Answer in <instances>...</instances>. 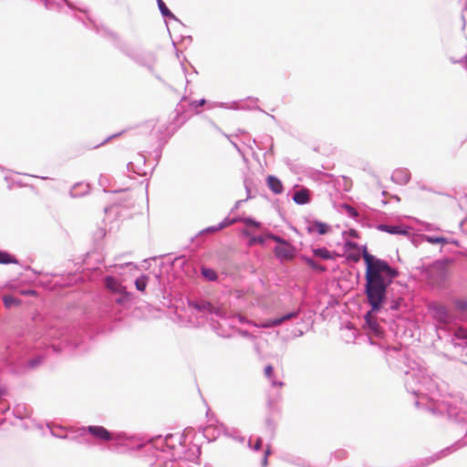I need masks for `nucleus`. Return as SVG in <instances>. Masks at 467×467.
<instances>
[{
	"label": "nucleus",
	"mask_w": 467,
	"mask_h": 467,
	"mask_svg": "<svg viewBox=\"0 0 467 467\" xmlns=\"http://www.w3.org/2000/svg\"><path fill=\"white\" fill-rule=\"evenodd\" d=\"M347 259L357 263L360 260V247L358 244L348 241L344 245ZM362 257L366 264L365 293L372 311L379 310L385 300L387 287L398 275V271L379 258L370 254L367 247L362 248Z\"/></svg>",
	"instance_id": "1"
},
{
	"label": "nucleus",
	"mask_w": 467,
	"mask_h": 467,
	"mask_svg": "<svg viewBox=\"0 0 467 467\" xmlns=\"http://www.w3.org/2000/svg\"><path fill=\"white\" fill-rule=\"evenodd\" d=\"M430 308L431 310L433 318H435L439 322L444 323V324H447L450 322L451 316H450L446 306H444L443 305L435 303V304L431 305Z\"/></svg>",
	"instance_id": "2"
},
{
	"label": "nucleus",
	"mask_w": 467,
	"mask_h": 467,
	"mask_svg": "<svg viewBox=\"0 0 467 467\" xmlns=\"http://www.w3.org/2000/svg\"><path fill=\"white\" fill-rule=\"evenodd\" d=\"M275 254L280 259L290 260L294 257L295 249L291 244L285 242L275 248Z\"/></svg>",
	"instance_id": "3"
},
{
	"label": "nucleus",
	"mask_w": 467,
	"mask_h": 467,
	"mask_svg": "<svg viewBox=\"0 0 467 467\" xmlns=\"http://www.w3.org/2000/svg\"><path fill=\"white\" fill-rule=\"evenodd\" d=\"M105 285L106 287L113 293L116 294H125L126 287L121 285V283L112 276H107L105 278Z\"/></svg>",
	"instance_id": "4"
},
{
	"label": "nucleus",
	"mask_w": 467,
	"mask_h": 467,
	"mask_svg": "<svg viewBox=\"0 0 467 467\" xmlns=\"http://www.w3.org/2000/svg\"><path fill=\"white\" fill-rule=\"evenodd\" d=\"M88 432L92 434L95 438L101 441H109L111 440V434L102 426H89L88 428Z\"/></svg>",
	"instance_id": "5"
},
{
	"label": "nucleus",
	"mask_w": 467,
	"mask_h": 467,
	"mask_svg": "<svg viewBox=\"0 0 467 467\" xmlns=\"http://www.w3.org/2000/svg\"><path fill=\"white\" fill-rule=\"evenodd\" d=\"M266 183L269 189L275 194L283 192L284 187L281 181L275 176L269 175L266 179Z\"/></svg>",
	"instance_id": "6"
},
{
	"label": "nucleus",
	"mask_w": 467,
	"mask_h": 467,
	"mask_svg": "<svg viewBox=\"0 0 467 467\" xmlns=\"http://www.w3.org/2000/svg\"><path fill=\"white\" fill-rule=\"evenodd\" d=\"M329 230L330 226L322 222H314L307 227V232L309 234L317 232L319 234H326Z\"/></svg>",
	"instance_id": "7"
},
{
	"label": "nucleus",
	"mask_w": 467,
	"mask_h": 467,
	"mask_svg": "<svg viewBox=\"0 0 467 467\" xmlns=\"http://www.w3.org/2000/svg\"><path fill=\"white\" fill-rule=\"evenodd\" d=\"M379 231L386 232L391 234H407L408 232L402 229L401 226L399 225H388V224H379L377 227Z\"/></svg>",
	"instance_id": "8"
},
{
	"label": "nucleus",
	"mask_w": 467,
	"mask_h": 467,
	"mask_svg": "<svg viewBox=\"0 0 467 467\" xmlns=\"http://www.w3.org/2000/svg\"><path fill=\"white\" fill-rule=\"evenodd\" d=\"M293 200L297 204H306L309 202V191L307 189H302L294 194Z\"/></svg>",
	"instance_id": "9"
},
{
	"label": "nucleus",
	"mask_w": 467,
	"mask_h": 467,
	"mask_svg": "<svg viewBox=\"0 0 467 467\" xmlns=\"http://www.w3.org/2000/svg\"><path fill=\"white\" fill-rule=\"evenodd\" d=\"M191 306L200 310V311H207L210 313H217L216 308L209 302H200V303H191Z\"/></svg>",
	"instance_id": "10"
},
{
	"label": "nucleus",
	"mask_w": 467,
	"mask_h": 467,
	"mask_svg": "<svg viewBox=\"0 0 467 467\" xmlns=\"http://www.w3.org/2000/svg\"><path fill=\"white\" fill-rule=\"evenodd\" d=\"M295 316H296V314L290 313L288 315L284 316L281 318H276V319H273V320L268 321V323L265 324V327H268L279 326L284 321H285L287 319H290V318L294 317Z\"/></svg>",
	"instance_id": "11"
},
{
	"label": "nucleus",
	"mask_w": 467,
	"mask_h": 467,
	"mask_svg": "<svg viewBox=\"0 0 467 467\" xmlns=\"http://www.w3.org/2000/svg\"><path fill=\"white\" fill-rule=\"evenodd\" d=\"M3 302L5 307L9 308L14 306H19L21 301L18 298H16L12 296H5L3 297Z\"/></svg>",
	"instance_id": "12"
},
{
	"label": "nucleus",
	"mask_w": 467,
	"mask_h": 467,
	"mask_svg": "<svg viewBox=\"0 0 467 467\" xmlns=\"http://www.w3.org/2000/svg\"><path fill=\"white\" fill-rule=\"evenodd\" d=\"M16 259L6 252L0 251V264H16Z\"/></svg>",
	"instance_id": "13"
},
{
	"label": "nucleus",
	"mask_w": 467,
	"mask_h": 467,
	"mask_svg": "<svg viewBox=\"0 0 467 467\" xmlns=\"http://www.w3.org/2000/svg\"><path fill=\"white\" fill-rule=\"evenodd\" d=\"M314 254L326 260L332 258L330 252L327 248L315 249Z\"/></svg>",
	"instance_id": "14"
},
{
	"label": "nucleus",
	"mask_w": 467,
	"mask_h": 467,
	"mask_svg": "<svg viewBox=\"0 0 467 467\" xmlns=\"http://www.w3.org/2000/svg\"><path fill=\"white\" fill-rule=\"evenodd\" d=\"M148 284V277L146 276H140L136 279L135 285L136 288L141 292H143L146 289Z\"/></svg>",
	"instance_id": "15"
},
{
	"label": "nucleus",
	"mask_w": 467,
	"mask_h": 467,
	"mask_svg": "<svg viewBox=\"0 0 467 467\" xmlns=\"http://www.w3.org/2000/svg\"><path fill=\"white\" fill-rule=\"evenodd\" d=\"M202 275L210 281H214L217 278V274L211 268H202Z\"/></svg>",
	"instance_id": "16"
},
{
	"label": "nucleus",
	"mask_w": 467,
	"mask_h": 467,
	"mask_svg": "<svg viewBox=\"0 0 467 467\" xmlns=\"http://www.w3.org/2000/svg\"><path fill=\"white\" fill-rule=\"evenodd\" d=\"M456 309L459 311L465 313L467 312V300L465 299H456L453 302Z\"/></svg>",
	"instance_id": "17"
},
{
	"label": "nucleus",
	"mask_w": 467,
	"mask_h": 467,
	"mask_svg": "<svg viewBox=\"0 0 467 467\" xmlns=\"http://www.w3.org/2000/svg\"><path fill=\"white\" fill-rule=\"evenodd\" d=\"M158 5H159V8H160L162 16H168V17H173V15L168 9V7L166 6V5L164 4V2L162 0H158Z\"/></svg>",
	"instance_id": "18"
},
{
	"label": "nucleus",
	"mask_w": 467,
	"mask_h": 467,
	"mask_svg": "<svg viewBox=\"0 0 467 467\" xmlns=\"http://www.w3.org/2000/svg\"><path fill=\"white\" fill-rule=\"evenodd\" d=\"M305 260H306V263L308 265V266H310L312 269L317 270L319 272H325L326 271V267L319 265L313 259L306 258Z\"/></svg>",
	"instance_id": "19"
},
{
	"label": "nucleus",
	"mask_w": 467,
	"mask_h": 467,
	"mask_svg": "<svg viewBox=\"0 0 467 467\" xmlns=\"http://www.w3.org/2000/svg\"><path fill=\"white\" fill-rule=\"evenodd\" d=\"M342 207L345 209V211H346V212L348 213V215H350L351 217L356 218V217H358V213L357 210H356L354 207H352V206H350V205H348V204H344Z\"/></svg>",
	"instance_id": "20"
},
{
	"label": "nucleus",
	"mask_w": 467,
	"mask_h": 467,
	"mask_svg": "<svg viewBox=\"0 0 467 467\" xmlns=\"http://www.w3.org/2000/svg\"><path fill=\"white\" fill-rule=\"evenodd\" d=\"M454 336L458 338H467V328L459 327L455 330Z\"/></svg>",
	"instance_id": "21"
},
{
	"label": "nucleus",
	"mask_w": 467,
	"mask_h": 467,
	"mask_svg": "<svg viewBox=\"0 0 467 467\" xmlns=\"http://www.w3.org/2000/svg\"><path fill=\"white\" fill-rule=\"evenodd\" d=\"M265 375L266 378L271 379L274 375V368L272 365H268L265 368Z\"/></svg>",
	"instance_id": "22"
},
{
	"label": "nucleus",
	"mask_w": 467,
	"mask_h": 467,
	"mask_svg": "<svg viewBox=\"0 0 467 467\" xmlns=\"http://www.w3.org/2000/svg\"><path fill=\"white\" fill-rule=\"evenodd\" d=\"M268 238L274 240L275 242L278 243L279 245L282 244V243H285V240H283L282 238H280L279 236H276V235H274V234H269L267 235Z\"/></svg>",
	"instance_id": "23"
},
{
	"label": "nucleus",
	"mask_w": 467,
	"mask_h": 467,
	"mask_svg": "<svg viewBox=\"0 0 467 467\" xmlns=\"http://www.w3.org/2000/svg\"><path fill=\"white\" fill-rule=\"evenodd\" d=\"M244 222L247 225H252V226H255V227L259 226V223L255 222L254 220H253L251 218H246L244 220Z\"/></svg>",
	"instance_id": "24"
},
{
	"label": "nucleus",
	"mask_w": 467,
	"mask_h": 467,
	"mask_svg": "<svg viewBox=\"0 0 467 467\" xmlns=\"http://www.w3.org/2000/svg\"><path fill=\"white\" fill-rule=\"evenodd\" d=\"M39 363H40V360L38 358L31 359L27 362V366L32 368H35Z\"/></svg>",
	"instance_id": "25"
},
{
	"label": "nucleus",
	"mask_w": 467,
	"mask_h": 467,
	"mask_svg": "<svg viewBox=\"0 0 467 467\" xmlns=\"http://www.w3.org/2000/svg\"><path fill=\"white\" fill-rule=\"evenodd\" d=\"M429 241L432 244H440L444 242V238L442 237H437V238H430Z\"/></svg>",
	"instance_id": "26"
},
{
	"label": "nucleus",
	"mask_w": 467,
	"mask_h": 467,
	"mask_svg": "<svg viewBox=\"0 0 467 467\" xmlns=\"http://www.w3.org/2000/svg\"><path fill=\"white\" fill-rule=\"evenodd\" d=\"M229 224H230V223H220V224L218 225V227H216V228H209V229H207V231H212V232H213V231L221 230V229L224 228L225 226H227V225H229Z\"/></svg>",
	"instance_id": "27"
},
{
	"label": "nucleus",
	"mask_w": 467,
	"mask_h": 467,
	"mask_svg": "<svg viewBox=\"0 0 467 467\" xmlns=\"http://www.w3.org/2000/svg\"><path fill=\"white\" fill-rule=\"evenodd\" d=\"M348 234L354 238H358V234L356 230L350 229Z\"/></svg>",
	"instance_id": "28"
},
{
	"label": "nucleus",
	"mask_w": 467,
	"mask_h": 467,
	"mask_svg": "<svg viewBox=\"0 0 467 467\" xmlns=\"http://www.w3.org/2000/svg\"><path fill=\"white\" fill-rule=\"evenodd\" d=\"M262 447V440L261 439H258L254 444V449L255 450H260Z\"/></svg>",
	"instance_id": "29"
},
{
	"label": "nucleus",
	"mask_w": 467,
	"mask_h": 467,
	"mask_svg": "<svg viewBox=\"0 0 467 467\" xmlns=\"http://www.w3.org/2000/svg\"><path fill=\"white\" fill-rule=\"evenodd\" d=\"M34 293L35 292L32 291V290L22 292V294H24V295H31V294H34Z\"/></svg>",
	"instance_id": "30"
},
{
	"label": "nucleus",
	"mask_w": 467,
	"mask_h": 467,
	"mask_svg": "<svg viewBox=\"0 0 467 467\" xmlns=\"http://www.w3.org/2000/svg\"><path fill=\"white\" fill-rule=\"evenodd\" d=\"M254 241L255 242V241H256V239H254ZM257 241H258L259 243H261V244H263V243H264V240H263L262 238H260V237L257 239Z\"/></svg>",
	"instance_id": "31"
},
{
	"label": "nucleus",
	"mask_w": 467,
	"mask_h": 467,
	"mask_svg": "<svg viewBox=\"0 0 467 467\" xmlns=\"http://www.w3.org/2000/svg\"><path fill=\"white\" fill-rule=\"evenodd\" d=\"M204 102H205V101H204V99H202V100L200 101L199 105H200V106H202V105H203V104H204Z\"/></svg>",
	"instance_id": "32"
}]
</instances>
